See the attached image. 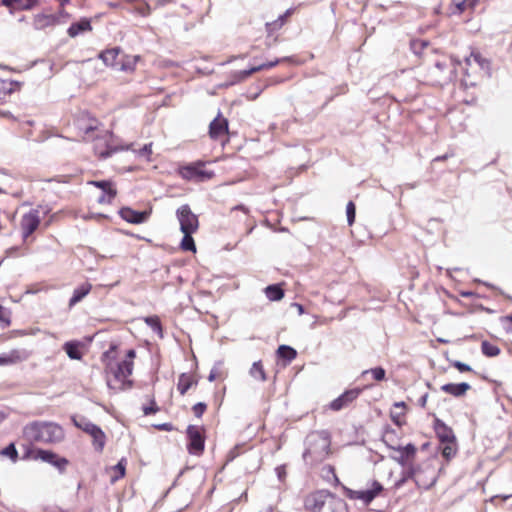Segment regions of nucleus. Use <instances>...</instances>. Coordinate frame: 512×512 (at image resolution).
Wrapping results in <instances>:
<instances>
[{
  "mask_svg": "<svg viewBox=\"0 0 512 512\" xmlns=\"http://www.w3.org/2000/svg\"><path fill=\"white\" fill-rule=\"evenodd\" d=\"M471 389V386L468 383L462 382V383H447L441 386V390L454 397H462L464 396L469 390Z\"/></svg>",
  "mask_w": 512,
  "mask_h": 512,
  "instance_id": "30",
  "label": "nucleus"
},
{
  "mask_svg": "<svg viewBox=\"0 0 512 512\" xmlns=\"http://www.w3.org/2000/svg\"><path fill=\"white\" fill-rule=\"evenodd\" d=\"M427 398H428V394H425V395H423V396L420 398L419 402L421 403V406H422V407H424V406H425V404H426V402H427Z\"/></svg>",
  "mask_w": 512,
  "mask_h": 512,
  "instance_id": "61",
  "label": "nucleus"
},
{
  "mask_svg": "<svg viewBox=\"0 0 512 512\" xmlns=\"http://www.w3.org/2000/svg\"><path fill=\"white\" fill-rule=\"evenodd\" d=\"M120 217L132 224H140L147 220L149 212H139L130 207H123L119 210Z\"/></svg>",
  "mask_w": 512,
  "mask_h": 512,
  "instance_id": "23",
  "label": "nucleus"
},
{
  "mask_svg": "<svg viewBox=\"0 0 512 512\" xmlns=\"http://www.w3.org/2000/svg\"><path fill=\"white\" fill-rule=\"evenodd\" d=\"M321 476L322 478L329 484L333 486L340 485V479L336 474V469L333 465L327 464L321 468Z\"/></svg>",
  "mask_w": 512,
  "mask_h": 512,
  "instance_id": "38",
  "label": "nucleus"
},
{
  "mask_svg": "<svg viewBox=\"0 0 512 512\" xmlns=\"http://www.w3.org/2000/svg\"><path fill=\"white\" fill-rule=\"evenodd\" d=\"M228 133V120L221 113H218L209 125V137L214 141H223L224 139L227 140Z\"/></svg>",
  "mask_w": 512,
  "mask_h": 512,
  "instance_id": "15",
  "label": "nucleus"
},
{
  "mask_svg": "<svg viewBox=\"0 0 512 512\" xmlns=\"http://www.w3.org/2000/svg\"><path fill=\"white\" fill-rule=\"evenodd\" d=\"M479 68L476 64L471 61L470 56L465 58V66H464V83L466 86H475L478 81L483 79L482 74L477 69Z\"/></svg>",
  "mask_w": 512,
  "mask_h": 512,
  "instance_id": "19",
  "label": "nucleus"
},
{
  "mask_svg": "<svg viewBox=\"0 0 512 512\" xmlns=\"http://www.w3.org/2000/svg\"><path fill=\"white\" fill-rule=\"evenodd\" d=\"M177 217L180 223L181 232H196L198 229V218L191 211L188 205H182L177 210Z\"/></svg>",
  "mask_w": 512,
  "mask_h": 512,
  "instance_id": "14",
  "label": "nucleus"
},
{
  "mask_svg": "<svg viewBox=\"0 0 512 512\" xmlns=\"http://www.w3.org/2000/svg\"><path fill=\"white\" fill-rule=\"evenodd\" d=\"M435 434L440 442L442 456L450 460L457 453V440L451 427L446 425L441 419L435 418L433 421Z\"/></svg>",
  "mask_w": 512,
  "mask_h": 512,
  "instance_id": "6",
  "label": "nucleus"
},
{
  "mask_svg": "<svg viewBox=\"0 0 512 512\" xmlns=\"http://www.w3.org/2000/svg\"><path fill=\"white\" fill-rule=\"evenodd\" d=\"M92 26L91 22L88 19H81L78 22L72 23L67 30V33L70 37L74 38L78 36L80 33L91 31Z\"/></svg>",
  "mask_w": 512,
  "mask_h": 512,
  "instance_id": "35",
  "label": "nucleus"
},
{
  "mask_svg": "<svg viewBox=\"0 0 512 512\" xmlns=\"http://www.w3.org/2000/svg\"><path fill=\"white\" fill-rule=\"evenodd\" d=\"M471 61L476 64L479 68H477L482 74L483 78L490 76L491 74V61L484 57L481 52L473 50L470 53Z\"/></svg>",
  "mask_w": 512,
  "mask_h": 512,
  "instance_id": "26",
  "label": "nucleus"
},
{
  "mask_svg": "<svg viewBox=\"0 0 512 512\" xmlns=\"http://www.w3.org/2000/svg\"><path fill=\"white\" fill-rule=\"evenodd\" d=\"M331 454V440L327 435L316 434L311 436L309 445L305 450L304 458L314 462L322 461Z\"/></svg>",
  "mask_w": 512,
  "mask_h": 512,
  "instance_id": "8",
  "label": "nucleus"
},
{
  "mask_svg": "<svg viewBox=\"0 0 512 512\" xmlns=\"http://www.w3.org/2000/svg\"><path fill=\"white\" fill-rule=\"evenodd\" d=\"M82 347L83 344L79 341H68L63 345V350L70 359L81 360L83 357Z\"/></svg>",
  "mask_w": 512,
  "mask_h": 512,
  "instance_id": "32",
  "label": "nucleus"
},
{
  "mask_svg": "<svg viewBox=\"0 0 512 512\" xmlns=\"http://www.w3.org/2000/svg\"><path fill=\"white\" fill-rule=\"evenodd\" d=\"M232 210H241L244 213H248V209L245 206H243V205L235 206V207L232 208Z\"/></svg>",
  "mask_w": 512,
  "mask_h": 512,
  "instance_id": "60",
  "label": "nucleus"
},
{
  "mask_svg": "<svg viewBox=\"0 0 512 512\" xmlns=\"http://www.w3.org/2000/svg\"><path fill=\"white\" fill-rule=\"evenodd\" d=\"M344 493L350 500L369 505L376 498L386 496V489L378 480L371 479L367 482L366 488L358 490L344 488Z\"/></svg>",
  "mask_w": 512,
  "mask_h": 512,
  "instance_id": "7",
  "label": "nucleus"
},
{
  "mask_svg": "<svg viewBox=\"0 0 512 512\" xmlns=\"http://www.w3.org/2000/svg\"><path fill=\"white\" fill-rule=\"evenodd\" d=\"M91 289L92 285L88 282L83 283L82 285L77 287L69 300V307H73L78 302H80L85 296H87L90 293Z\"/></svg>",
  "mask_w": 512,
  "mask_h": 512,
  "instance_id": "36",
  "label": "nucleus"
},
{
  "mask_svg": "<svg viewBox=\"0 0 512 512\" xmlns=\"http://www.w3.org/2000/svg\"><path fill=\"white\" fill-rule=\"evenodd\" d=\"M298 311L302 312L303 311V307L302 305H298Z\"/></svg>",
  "mask_w": 512,
  "mask_h": 512,
  "instance_id": "64",
  "label": "nucleus"
},
{
  "mask_svg": "<svg viewBox=\"0 0 512 512\" xmlns=\"http://www.w3.org/2000/svg\"><path fill=\"white\" fill-rule=\"evenodd\" d=\"M184 234L180 247L184 251L196 252V246L192 234L194 232H182Z\"/></svg>",
  "mask_w": 512,
  "mask_h": 512,
  "instance_id": "44",
  "label": "nucleus"
},
{
  "mask_svg": "<svg viewBox=\"0 0 512 512\" xmlns=\"http://www.w3.org/2000/svg\"><path fill=\"white\" fill-rule=\"evenodd\" d=\"M23 438L27 442L25 445L34 446L37 443L54 445L64 440L65 432L54 422L34 421L24 427Z\"/></svg>",
  "mask_w": 512,
  "mask_h": 512,
  "instance_id": "2",
  "label": "nucleus"
},
{
  "mask_svg": "<svg viewBox=\"0 0 512 512\" xmlns=\"http://www.w3.org/2000/svg\"><path fill=\"white\" fill-rule=\"evenodd\" d=\"M39 214V210L32 209L22 216L20 228L24 241H26L38 229L41 223Z\"/></svg>",
  "mask_w": 512,
  "mask_h": 512,
  "instance_id": "13",
  "label": "nucleus"
},
{
  "mask_svg": "<svg viewBox=\"0 0 512 512\" xmlns=\"http://www.w3.org/2000/svg\"><path fill=\"white\" fill-rule=\"evenodd\" d=\"M0 453L4 456L9 457L13 463H16L19 459V455L14 443H10Z\"/></svg>",
  "mask_w": 512,
  "mask_h": 512,
  "instance_id": "45",
  "label": "nucleus"
},
{
  "mask_svg": "<svg viewBox=\"0 0 512 512\" xmlns=\"http://www.w3.org/2000/svg\"><path fill=\"white\" fill-rule=\"evenodd\" d=\"M423 474H424V471H422V470L415 471L414 472V480L419 487H421L423 489H428L435 483V476H434V473L432 472L431 477L427 480H424Z\"/></svg>",
  "mask_w": 512,
  "mask_h": 512,
  "instance_id": "40",
  "label": "nucleus"
},
{
  "mask_svg": "<svg viewBox=\"0 0 512 512\" xmlns=\"http://www.w3.org/2000/svg\"><path fill=\"white\" fill-rule=\"evenodd\" d=\"M361 392L362 389L360 388L346 390L339 397L330 402L329 408L332 411H340L347 408L359 397Z\"/></svg>",
  "mask_w": 512,
  "mask_h": 512,
  "instance_id": "18",
  "label": "nucleus"
},
{
  "mask_svg": "<svg viewBox=\"0 0 512 512\" xmlns=\"http://www.w3.org/2000/svg\"><path fill=\"white\" fill-rule=\"evenodd\" d=\"M408 407L405 402H395L390 410V419L398 427H402L407 423Z\"/></svg>",
  "mask_w": 512,
  "mask_h": 512,
  "instance_id": "21",
  "label": "nucleus"
},
{
  "mask_svg": "<svg viewBox=\"0 0 512 512\" xmlns=\"http://www.w3.org/2000/svg\"><path fill=\"white\" fill-rule=\"evenodd\" d=\"M308 512H349L344 499L327 489H317L308 493L303 500Z\"/></svg>",
  "mask_w": 512,
  "mask_h": 512,
  "instance_id": "3",
  "label": "nucleus"
},
{
  "mask_svg": "<svg viewBox=\"0 0 512 512\" xmlns=\"http://www.w3.org/2000/svg\"><path fill=\"white\" fill-rule=\"evenodd\" d=\"M187 451L191 455L201 456L205 450V429L202 426L189 425L186 429Z\"/></svg>",
  "mask_w": 512,
  "mask_h": 512,
  "instance_id": "10",
  "label": "nucleus"
},
{
  "mask_svg": "<svg viewBox=\"0 0 512 512\" xmlns=\"http://www.w3.org/2000/svg\"><path fill=\"white\" fill-rule=\"evenodd\" d=\"M158 410H159V408L157 407L155 401L153 400V401H151L150 406H145L143 408V413H144V415H150V414L156 413Z\"/></svg>",
  "mask_w": 512,
  "mask_h": 512,
  "instance_id": "56",
  "label": "nucleus"
},
{
  "mask_svg": "<svg viewBox=\"0 0 512 512\" xmlns=\"http://www.w3.org/2000/svg\"><path fill=\"white\" fill-rule=\"evenodd\" d=\"M453 367H455L459 372H471L472 371V368L465 364V363H462L460 361H455L453 362Z\"/></svg>",
  "mask_w": 512,
  "mask_h": 512,
  "instance_id": "54",
  "label": "nucleus"
},
{
  "mask_svg": "<svg viewBox=\"0 0 512 512\" xmlns=\"http://www.w3.org/2000/svg\"><path fill=\"white\" fill-rule=\"evenodd\" d=\"M120 52L121 50L118 47L109 48L101 52L99 58L102 59L106 66L122 69L123 65L121 62L118 61Z\"/></svg>",
  "mask_w": 512,
  "mask_h": 512,
  "instance_id": "25",
  "label": "nucleus"
},
{
  "mask_svg": "<svg viewBox=\"0 0 512 512\" xmlns=\"http://www.w3.org/2000/svg\"><path fill=\"white\" fill-rule=\"evenodd\" d=\"M502 325L508 333H512V314L500 318Z\"/></svg>",
  "mask_w": 512,
  "mask_h": 512,
  "instance_id": "53",
  "label": "nucleus"
},
{
  "mask_svg": "<svg viewBox=\"0 0 512 512\" xmlns=\"http://www.w3.org/2000/svg\"><path fill=\"white\" fill-rule=\"evenodd\" d=\"M140 157L145 158L147 161L151 160L152 155V143L145 144L141 149L137 151Z\"/></svg>",
  "mask_w": 512,
  "mask_h": 512,
  "instance_id": "50",
  "label": "nucleus"
},
{
  "mask_svg": "<svg viewBox=\"0 0 512 512\" xmlns=\"http://www.w3.org/2000/svg\"><path fill=\"white\" fill-rule=\"evenodd\" d=\"M75 127L84 141H93L98 137L100 122L94 117L82 114L76 119Z\"/></svg>",
  "mask_w": 512,
  "mask_h": 512,
  "instance_id": "11",
  "label": "nucleus"
},
{
  "mask_svg": "<svg viewBox=\"0 0 512 512\" xmlns=\"http://www.w3.org/2000/svg\"><path fill=\"white\" fill-rule=\"evenodd\" d=\"M61 6V8H63L66 4H68L70 2V0H57Z\"/></svg>",
  "mask_w": 512,
  "mask_h": 512,
  "instance_id": "63",
  "label": "nucleus"
},
{
  "mask_svg": "<svg viewBox=\"0 0 512 512\" xmlns=\"http://www.w3.org/2000/svg\"><path fill=\"white\" fill-rule=\"evenodd\" d=\"M367 373H371L372 377L376 381L384 380L385 379V375H386V372H385V370L382 367L372 368L370 370H366V371L363 372V374H367Z\"/></svg>",
  "mask_w": 512,
  "mask_h": 512,
  "instance_id": "48",
  "label": "nucleus"
},
{
  "mask_svg": "<svg viewBox=\"0 0 512 512\" xmlns=\"http://www.w3.org/2000/svg\"><path fill=\"white\" fill-rule=\"evenodd\" d=\"M448 158V155H443V156H437L436 158H434V162H437V161H444Z\"/></svg>",
  "mask_w": 512,
  "mask_h": 512,
  "instance_id": "62",
  "label": "nucleus"
},
{
  "mask_svg": "<svg viewBox=\"0 0 512 512\" xmlns=\"http://www.w3.org/2000/svg\"><path fill=\"white\" fill-rule=\"evenodd\" d=\"M291 60H292L291 57H284V58H280V59H275L274 61L263 63L261 65L251 67L248 70L241 71V74H242V76L244 78H247V77L251 76L253 73H256V72H259V71H262V70L271 69V68L277 66L279 63L286 62V61H291Z\"/></svg>",
  "mask_w": 512,
  "mask_h": 512,
  "instance_id": "31",
  "label": "nucleus"
},
{
  "mask_svg": "<svg viewBox=\"0 0 512 512\" xmlns=\"http://www.w3.org/2000/svg\"><path fill=\"white\" fill-rule=\"evenodd\" d=\"M382 441L386 446L392 450H395L400 446V436L396 430L387 427L382 434Z\"/></svg>",
  "mask_w": 512,
  "mask_h": 512,
  "instance_id": "33",
  "label": "nucleus"
},
{
  "mask_svg": "<svg viewBox=\"0 0 512 512\" xmlns=\"http://www.w3.org/2000/svg\"><path fill=\"white\" fill-rule=\"evenodd\" d=\"M0 322H2L5 326H9L11 324L10 320V312L8 309L0 305Z\"/></svg>",
  "mask_w": 512,
  "mask_h": 512,
  "instance_id": "52",
  "label": "nucleus"
},
{
  "mask_svg": "<svg viewBox=\"0 0 512 512\" xmlns=\"http://www.w3.org/2000/svg\"><path fill=\"white\" fill-rule=\"evenodd\" d=\"M1 5L14 11L32 10L39 5V0H1Z\"/></svg>",
  "mask_w": 512,
  "mask_h": 512,
  "instance_id": "22",
  "label": "nucleus"
},
{
  "mask_svg": "<svg viewBox=\"0 0 512 512\" xmlns=\"http://www.w3.org/2000/svg\"><path fill=\"white\" fill-rule=\"evenodd\" d=\"M29 354L26 350L13 349L8 353L0 355V366L14 365L26 360Z\"/></svg>",
  "mask_w": 512,
  "mask_h": 512,
  "instance_id": "24",
  "label": "nucleus"
},
{
  "mask_svg": "<svg viewBox=\"0 0 512 512\" xmlns=\"http://www.w3.org/2000/svg\"><path fill=\"white\" fill-rule=\"evenodd\" d=\"M145 323L155 332L162 336V325L158 316H149L145 318Z\"/></svg>",
  "mask_w": 512,
  "mask_h": 512,
  "instance_id": "46",
  "label": "nucleus"
},
{
  "mask_svg": "<svg viewBox=\"0 0 512 512\" xmlns=\"http://www.w3.org/2000/svg\"><path fill=\"white\" fill-rule=\"evenodd\" d=\"M481 351L487 357H496L500 354L501 350L497 345L489 341H483L481 343Z\"/></svg>",
  "mask_w": 512,
  "mask_h": 512,
  "instance_id": "42",
  "label": "nucleus"
},
{
  "mask_svg": "<svg viewBox=\"0 0 512 512\" xmlns=\"http://www.w3.org/2000/svg\"><path fill=\"white\" fill-rule=\"evenodd\" d=\"M266 297L270 301H280L284 298L285 292L281 284L269 285L264 290Z\"/></svg>",
  "mask_w": 512,
  "mask_h": 512,
  "instance_id": "39",
  "label": "nucleus"
},
{
  "mask_svg": "<svg viewBox=\"0 0 512 512\" xmlns=\"http://www.w3.org/2000/svg\"><path fill=\"white\" fill-rule=\"evenodd\" d=\"M295 9L289 8L285 11L284 14L280 15L276 20L272 22H267L265 25L266 32H267V39H271V42H268L267 45L271 46L278 42V36L275 34L283 28V26L289 21V18L294 14Z\"/></svg>",
  "mask_w": 512,
  "mask_h": 512,
  "instance_id": "16",
  "label": "nucleus"
},
{
  "mask_svg": "<svg viewBox=\"0 0 512 512\" xmlns=\"http://www.w3.org/2000/svg\"><path fill=\"white\" fill-rule=\"evenodd\" d=\"M276 355L278 359L284 361V365H287L297 357V351L288 345H280L276 351Z\"/></svg>",
  "mask_w": 512,
  "mask_h": 512,
  "instance_id": "37",
  "label": "nucleus"
},
{
  "mask_svg": "<svg viewBox=\"0 0 512 512\" xmlns=\"http://www.w3.org/2000/svg\"><path fill=\"white\" fill-rule=\"evenodd\" d=\"M75 425L83 432L91 436L93 440V446L96 451H103L106 443V435L99 426L85 420H82L81 422H75Z\"/></svg>",
  "mask_w": 512,
  "mask_h": 512,
  "instance_id": "12",
  "label": "nucleus"
},
{
  "mask_svg": "<svg viewBox=\"0 0 512 512\" xmlns=\"http://www.w3.org/2000/svg\"><path fill=\"white\" fill-rule=\"evenodd\" d=\"M88 185L102 190L103 194L98 198L100 204H111L117 196V189L111 180H92L88 181Z\"/></svg>",
  "mask_w": 512,
  "mask_h": 512,
  "instance_id": "17",
  "label": "nucleus"
},
{
  "mask_svg": "<svg viewBox=\"0 0 512 512\" xmlns=\"http://www.w3.org/2000/svg\"><path fill=\"white\" fill-rule=\"evenodd\" d=\"M427 64L433 84L444 85L453 79L455 66L452 59L446 54L436 51Z\"/></svg>",
  "mask_w": 512,
  "mask_h": 512,
  "instance_id": "4",
  "label": "nucleus"
},
{
  "mask_svg": "<svg viewBox=\"0 0 512 512\" xmlns=\"http://www.w3.org/2000/svg\"><path fill=\"white\" fill-rule=\"evenodd\" d=\"M94 151H95V154L98 156V158L100 159H104V158H107L111 155L112 153V150H109V149H98L97 145L94 146Z\"/></svg>",
  "mask_w": 512,
  "mask_h": 512,
  "instance_id": "55",
  "label": "nucleus"
},
{
  "mask_svg": "<svg viewBox=\"0 0 512 512\" xmlns=\"http://www.w3.org/2000/svg\"><path fill=\"white\" fill-rule=\"evenodd\" d=\"M198 384V379L193 373H181L178 377L177 390L184 396L190 388Z\"/></svg>",
  "mask_w": 512,
  "mask_h": 512,
  "instance_id": "29",
  "label": "nucleus"
},
{
  "mask_svg": "<svg viewBox=\"0 0 512 512\" xmlns=\"http://www.w3.org/2000/svg\"><path fill=\"white\" fill-rule=\"evenodd\" d=\"M478 0H464V4L469 9H474V7L477 5Z\"/></svg>",
  "mask_w": 512,
  "mask_h": 512,
  "instance_id": "58",
  "label": "nucleus"
},
{
  "mask_svg": "<svg viewBox=\"0 0 512 512\" xmlns=\"http://www.w3.org/2000/svg\"><path fill=\"white\" fill-rule=\"evenodd\" d=\"M22 459L27 461H42L51 464L60 472H64L69 465L68 459L60 457L51 450H45L33 445H22Z\"/></svg>",
  "mask_w": 512,
  "mask_h": 512,
  "instance_id": "5",
  "label": "nucleus"
},
{
  "mask_svg": "<svg viewBox=\"0 0 512 512\" xmlns=\"http://www.w3.org/2000/svg\"><path fill=\"white\" fill-rule=\"evenodd\" d=\"M179 175L188 181L204 182L214 177V172L206 169V163L197 161L179 168Z\"/></svg>",
  "mask_w": 512,
  "mask_h": 512,
  "instance_id": "9",
  "label": "nucleus"
},
{
  "mask_svg": "<svg viewBox=\"0 0 512 512\" xmlns=\"http://www.w3.org/2000/svg\"><path fill=\"white\" fill-rule=\"evenodd\" d=\"M394 451L398 453V456L395 457V459L398 461L399 464L405 466L408 465L414 459L417 449L413 444H407L404 447L400 445Z\"/></svg>",
  "mask_w": 512,
  "mask_h": 512,
  "instance_id": "27",
  "label": "nucleus"
},
{
  "mask_svg": "<svg viewBox=\"0 0 512 512\" xmlns=\"http://www.w3.org/2000/svg\"><path fill=\"white\" fill-rule=\"evenodd\" d=\"M250 375L259 381H266L267 376L264 370V366L261 361L254 362L251 369H250Z\"/></svg>",
  "mask_w": 512,
  "mask_h": 512,
  "instance_id": "41",
  "label": "nucleus"
},
{
  "mask_svg": "<svg viewBox=\"0 0 512 512\" xmlns=\"http://www.w3.org/2000/svg\"><path fill=\"white\" fill-rule=\"evenodd\" d=\"M126 465L127 460L125 458L120 459V461L113 467V471L115 475L111 477V482L114 483L119 479L123 478L126 473Z\"/></svg>",
  "mask_w": 512,
  "mask_h": 512,
  "instance_id": "43",
  "label": "nucleus"
},
{
  "mask_svg": "<svg viewBox=\"0 0 512 512\" xmlns=\"http://www.w3.org/2000/svg\"><path fill=\"white\" fill-rule=\"evenodd\" d=\"M457 9L460 13L464 12L465 10L469 9L468 7H466V5L464 4V0H462L461 2H459L457 4Z\"/></svg>",
  "mask_w": 512,
  "mask_h": 512,
  "instance_id": "59",
  "label": "nucleus"
},
{
  "mask_svg": "<svg viewBox=\"0 0 512 512\" xmlns=\"http://www.w3.org/2000/svg\"><path fill=\"white\" fill-rule=\"evenodd\" d=\"M207 409V405L203 402H198L192 407V411L197 418H201Z\"/></svg>",
  "mask_w": 512,
  "mask_h": 512,
  "instance_id": "51",
  "label": "nucleus"
},
{
  "mask_svg": "<svg viewBox=\"0 0 512 512\" xmlns=\"http://www.w3.org/2000/svg\"><path fill=\"white\" fill-rule=\"evenodd\" d=\"M18 89L19 85L17 82L9 79H0V101H6Z\"/></svg>",
  "mask_w": 512,
  "mask_h": 512,
  "instance_id": "34",
  "label": "nucleus"
},
{
  "mask_svg": "<svg viewBox=\"0 0 512 512\" xmlns=\"http://www.w3.org/2000/svg\"><path fill=\"white\" fill-rule=\"evenodd\" d=\"M276 473L280 481H284L287 476L286 466L280 465L276 467Z\"/></svg>",
  "mask_w": 512,
  "mask_h": 512,
  "instance_id": "57",
  "label": "nucleus"
},
{
  "mask_svg": "<svg viewBox=\"0 0 512 512\" xmlns=\"http://www.w3.org/2000/svg\"><path fill=\"white\" fill-rule=\"evenodd\" d=\"M57 22V16L53 14L39 13L34 15L32 24L36 30H44L48 27L55 26Z\"/></svg>",
  "mask_w": 512,
  "mask_h": 512,
  "instance_id": "28",
  "label": "nucleus"
},
{
  "mask_svg": "<svg viewBox=\"0 0 512 512\" xmlns=\"http://www.w3.org/2000/svg\"><path fill=\"white\" fill-rule=\"evenodd\" d=\"M410 46L412 51L423 59L424 63L430 61L436 52L428 42L421 39L412 40Z\"/></svg>",
  "mask_w": 512,
  "mask_h": 512,
  "instance_id": "20",
  "label": "nucleus"
},
{
  "mask_svg": "<svg viewBox=\"0 0 512 512\" xmlns=\"http://www.w3.org/2000/svg\"><path fill=\"white\" fill-rule=\"evenodd\" d=\"M118 344L111 343L109 349L106 350L101 357L104 365L107 385L110 389L116 391H124L131 389L134 385L130 379L134 369V359L136 351L129 349L125 357L118 361Z\"/></svg>",
  "mask_w": 512,
  "mask_h": 512,
  "instance_id": "1",
  "label": "nucleus"
},
{
  "mask_svg": "<svg viewBox=\"0 0 512 512\" xmlns=\"http://www.w3.org/2000/svg\"><path fill=\"white\" fill-rule=\"evenodd\" d=\"M347 222L352 225L356 217V205L353 201H349L346 206Z\"/></svg>",
  "mask_w": 512,
  "mask_h": 512,
  "instance_id": "47",
  "label": "nucleus"
},
{
  "mask_svg": "<svg viewBox=\"0 0 512 512\" xmlns=\"http://www.w3.org/2000/svg\"><path fill=\"white\" fill-rule=\"evenodd\" d=\"M227 376V374L222 371L221 369L219 368H213L211 371H210V374L208 376V380L209 381H215V380H218V379H225Z\"/></svg>",
  "mask_w": 512,
  "mask_h": 512,
  "instance_id": "49",
  "label": "nucleus"
}]
</instances>
